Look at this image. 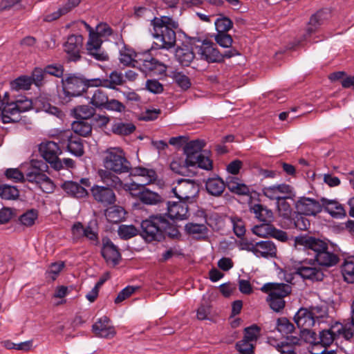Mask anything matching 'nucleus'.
I'll return each mask as SVG.
<instances>
[{"instance_id":"1","label":"nucleus","mask_w":354,"mask_h":354,"mask_svg":"<svg viewBox=\"0 0 354 354\" xmlns=\"http://www.w3.org/2000/svg\"><path fill=\"white\" fill-rule=\"evenodd\" d=\"M296 248L303 247L304 249L313 252L314 261L319 266L330 268L336 266L339 261V256L333 248L320 239L308 235L296 236L294 240Z\"/></svg>"},{"instance_id":"2","label":"nucleus","mask_w":354,"mask_h":354,"mask_svg":"<svg viewBox=\"0 0 354 354\" xmlns=\"http://www.w3.org/2000/svg\"><path fill=\"white\" fill-rule=\"evenodd\" d=\"M140 235L147 242L160 241L165 234L176 237L179 234L177 228L162 215H155L141 223Z\"/></svg>"},{"instance_id":"3","label":"nucleus","mask_w":354,"mask_h":354,"mask_svg":"<svg viewBox=\"0 0 354 354\" xmlns=\"http://www.w3.org/2000/svg\"><path fill=\"white\" fill-rule=\"evenodd\" d=\"M153 29L154 44L158 48L169 49L176 44V37L175 30L178 24L167 16L154 17L151 21Z\"/></svg>"},{"instance_id":"4","label":"nucleus","mask_w":354,"mask_h":354,"mask_svg":"<svg viewBox=\"0 0 354 354\" xmlns=\"http://www.w3.org/2000/svg\"><path fill=\"white\" fill-rule=\"evenodd\" d=\"M97 82L96 78L88 79L81 73L68 74L62 80L63 89L60 97L68 102L71 97L86 93L88 88L97 87Z\"/></svg>"},{"instance_id":"5","label":"nucleus","mask_w":354,"mask_h":354,"mask_svg":"<svg viewBox=\"0 0 354 354\" xmlns=\"http://www.w3.org/2000/svg\"><path fill=\"white\" fill-rule=\"evenodd\" d=\"M39 151L43 158L56 171L75 167V162L71 158H59L62 151L57 143L53 141H45L39 146Z\"/></svg>"},{"instance_id":"6","label":"nucleus","mask_w":354,"mask_h":354,"mask_svg":"<svg viewBox=\"0 0 354 354\" xmlns=\"http://www.w3.org/2000/svg\"><path fill=\"white\" fill-rule=\"evenodd\" d=\"M261 290L268 294L267 301L270 308L275 312H279L284 308V298L290 294L292 288L283 283H267L261 288Z\"/></svg>"},{"instance_id":"7","label":"nucleus","mask_w":354,"mask_h":354,"mask_svg":"<svg viewBox=\"0 0 354 354\" xmlns=\"http://www.w3.org/2000/svg\"><path fill=\"white\" fill-rule=\"evenodd\" d=\"M103 164L105 169L120 174L129 172L131 169L124 151L120 147H111L104 153Z\"/></svg>"},{"instance_id":"8","label":"nucleus","mask_w":354,"mask_h":354,"mask_svg":"<svg viewBox=\"0 0 354 354\" xmlns=\"http://www.w3.org/2000/svg\"><path fill=\"white\" fill-rule=\"evenodd\" d=\"M197 53L201 59L208 63L221 62L224 57L230 58L238 55L235 49H230L222 54L219 52L216 44L212 41L204 40L200 46H197Z\"/></svg>"},{"instance_id":"9","label":"nucleus","mask_w":354,"mask_h":354,"mask_svg":"<svg viewBox=\"0 0 354 354\" xmlns=\"http://www.w3.org/2000/svg\"><path fill=\"white\" fill-rule=\"evenodd\" d=\"M89 103L94 108L100 110L106 109L121 113L125 109V106L122 102L115 99H109L107 93L100 88L94 91Z\"/></svg>"},{"instance_id":"10","label":"nucleus","mask_w":354,"mask_h":354,"mask_svg":"<svg viewBox=\"0 0 354 354\" xmlns=\"http://www.w3.org/2000/svg\"><path fill=\"white\" fill-rule=\"evenodd\" d=\"M172 192L179 200L192 203L199 192V187L194 180L180 179L172 188Z\"/></svg>"},{"instance_id":"11","label":"nucleus","mask_w":354,"mask_h":354,"mask_svg":"<svg viewBox=\"0 0 354 354\" xmlns=\"http://www.w3.org/2000/svg\"><path fill=\"white\" fill-rule=\"evenodd\" d=\"M295 274L304 279L312 281H321L324 279V274L322 270L317 266L314 259H305L301 261L295 268Z\"/></svg>"},{"instance_id":"12","label":"nucleus","mask_w":354,"mask_h":354,"mask_svg":"<svg viewBox=\"0 0 354 354\" xmlns=\"http://www.w3.org/2000/svg\"><path fill=\"white\" fill-rule=\"evenodd\" d=\"M143 57L136 60V64L141 71L153 75H163L166 73L167 66L156 58L151 57L147 53L142 54Z\"/></svg>"},{"instance_id":"13","label":"nucleus","mask_w":354,"mask_h":354,"mask_svg":"<svg viewBox=\"0 0 354 354\" xmlns=\"http://www.w3.org/2000/svg\"><path fill=\"white\" fill-rule=\"evenodd\" d=\"M126 189L129 190L132 194L138 195L139 199L145 204L155 205L161 201V196L154 192L146 189L143 185L137 183L126 184Z\"/></svg>"},{"instance_id":"14","label":"nucleus","mask_w":354,"mask_h":354,"mask_svg":"<svg viewBox=\"0 0 354 354\" xmlns=\"http://www.w3.org/2000/svg\"><path fill=\"white\" fill-rule=\"evenodd\" d=\"M263 194L270 200L290 198L293 195L292 187L288 184L281 183L262 188Z\"/></svg>"},{"instance_id":"15","label":"nucleus","mask_w":354,"mask_h":354,"mask_svg":"<svg viewBox=\"0 0 354 354\" xmlns=\"http://www.w3.org/2000/svg\"><path fill=\"white\" fill-rule=\"evenodd\" d=\"M112 33L113 30L107 24H100L96 27V31L94 33V35H97V40L100 42L99 47H96L97 49L93 50L92 53H89V55L97 61H107L109 59V55L102 49V37H107L111 35Z\"/></svg>"},{"instance_id":"16","label":"nucleus","mask_w":354,"mask_h":354,"mask_svg":"<svg viewBox=\"0 0 354 354\" xmlns=\"http://www.w3.org/2000/svg\"><path fill=\"white\" fill-rule=\"evenodd\" d=\"M295 208L299 213L306 216H315L322 211L321 201L304 196L297 201Z\"/></svg>"},{"instance_id":"17","label":"nucleus","mask_w":354,"mask_h":354,"mask_svg":"<svg viewBox=\"0 0 354 354\" xmlns=\"http://www.w3.org/2000/svg\"><path fill=\"white\" fill-rule=\"evenodd\" d=\"M84 38L81 35H71L64 44V50L68 55L70 61L77 62L80 57V50L83 46Z\"/></svg>"},{"instance_id":"18","label":"nucleus","mask_w":354,"mask_h":354,"mask_svg":"<svg viewBox=\"0 0 354 354\" xmlns=\"http://www.w3.org/2000/svg\"><path fill=\"white\" fill-rule=\"evenodd\" d=\"M91 191L93 198L104 206L113 205L116 201V196L110 187L95 185Z\"/></svg>"},{"instance_id":"19","label":"nucleus","mask_w":354,"mask_h":354,"mask_svg":"<svg viewBox=\"0 0 354 354\" xmlns=\"http://www.w3.org/2000/svg\"><path fill=\"white\" fill-rule=\"evenodd\" d=\"M187 202L180 201L178 202H167V215L172 220H185L189 216V207Z\"/></svg>"},{"instance_id":"20","label":"nucleus","mask_w":354,"mask_h":354,"mask_svg":"<svg viewBox=\"0 0 354 354\" xmlns=\"http://www.w3.org/2000/svg\"><path fill=\"white\" fill-rule=\"evenodd\" d=\"M316 318L313 311L301 308L295 314L294 321L301 330L307 331L315 325Z\"/></svg>"},{"instance_id":"21","label":"nucleus","mask_w":354,"mask_h":354,"mask_svg":"<svg viewBox=\"0 0 354 354\" xmlns=\"http://www.w3.org/2000/svg\"><path fill=\"white\" fill-rule=\"evenodd\" d=\"M102 255L108 263L117 265L121 258L118 248L109 238L102 239Z\"/></svg>"},{"instance_id":"22","label":"nucleus","mask_w":354,"mask_h":354,"mask_svg":"<svg viewBox=\"0 0 354 354\" xmlns=\"http://www.w3.org/2000/svg\"><path fill=\"white\" fill-rule=\"evenodd\" d=\"M0 116L3 123H15L21 120V115L17 106L13 101L10 102H4L3 105L0 106Z\"/></svg>"},{"instance_id":"23","label":"nucleus","mask_w":354,"mask_h":354,"mask_svg":"<svg viewBox=\"0 0 354 354\" xmlns=\"http://www.w3.org/2000/svg\"><path fill=\"white\" fill-rule=\"evenodd\" d=\"M71 233L72 239L75 242H77L84 237L91 241L97 240V234L89 226L84 227L80 222H76L73 225Z\"/></svg>"},{"instance_id":"24","label":"nucleus","mask_w":354,"mask_h":354,"mask_svg":"<svg viewBox=\"0 0 354 354\" xmlns=\"http://www.w3.org/2000/svg\"><path fill=\"white\" fill-rule=\"evenodd\" d=\"M321 205H322V209H324L333 218H340L346 216L343 205L336 200L322 198Z\"/></svg>"},{"instance_id":"25","label":"nucleus","mask_w":354,"mask_h":354,"mask_svg":"<svg viewBox=\"0 0 354 354\" xmlns=\"http://www.w3.org/2000/svg\"><path fill=\"white\" fill-rule=\"evenodd\" d=\"M205 145V140L199 139L187 142L184 147V151L186 154L187 162L196 161V157L203 153L201 151Z\"/></svg>"},{"instance_id":"26","label":"nucleus","mask_w":354,"mask_h":354,"mask_svg":"<svg viewBox=\"0 0 354 354\" xmlns=\"http://www.w3.org/2000/svg\"><path fill=\"white\" fill-rule=\"evenodd\" d=\"M256 252L257 257L272 258L277 256V247L271 241H261L255 243Z\"/></svg>"},{"instance_id":"27","label":"nucleus","mask_w":354,"mask_h":354,"mask_svg":"<svg viewBox=\"0 0 354 354\" xmlns=\"http://www.w3.org/2000/svg\"><path fill=\"white\" fill-rule=\"evenodd\" d=\"M96 80L98 82L96 83L97 87L102 86L111 89H115L117 86L122 85L125 82L123 74L117 71L111 72L109 79L97 77Z\"/></svg>"},{"instance_id":"28","label":"nucleus","mask_w":354,"mask_h":354,"mask_svg":"<svg viewBox=\"0 0 354 354\" xmlns=\"http://www.w3.org/2000/svg\"><path fill=\"white\" fill-rule=\"evenodd\" d=\"M226 186L231 192L238 195L248 196L250 194L249 187L234 176H229L226 178Z\"/></svg>"},{"instance_id":"29","label":"nucleus","mask_w":354,"mask_h":354,"mask_svg":"<svg viewBox=\"0 0 354 354\" xmlns=\"http://www.w3.org/2000/svg\"><path fill=\"white\" fill-rule=\"evenodd\" d=\"M304 214L295 212L292 216L288 221V223L281 225L282 227L286 228H296L299 230H306L310 227V221L306 218Z\"/></svg>"},{"instance_id":"30","label":"nucleus","mask_w":354,"mask_h":354,"mask_svg":"<svg viewBox=\"0 0 354 354\" xmlns=\"http://www.w3.org/2000/svg\"><path fill=\"white\" fill-rule=\"evenodd\" d=\"M226 187V183L218 176L209 178L205 183L207 192L214 196H221Z\"/></svg>"},{"instance_id":"31","label":"nucleus","mask_w":354,"mask_h":354,"mask_svg":"<svg viewBox=\"0 0 354 354\" xmlns=\"http://www.w3.org/2000/svg\"><path fill=\"white\" fill-rule=\"evenodd\" d=\"M143 57L142 54L136 53L132 48H128L124 46L120 50V62L124 66H131L133 67H136V60L138 58Z\"/></svg>"},{"instance_id":"32","label":"nucleus","mask_w":354,"mask_h":354,"mask_svg":"<svg viewBox=\"0 0 354 354\" xmlns=\"http://www.w3.org/2000/svg\"><path fill=\"white\" fill-rule=\"evenodd\" d=\"M112 171L105 169H99L98 176L101 180L108 187L118 188L122 187V182L120 178L112 173Z\"/></svg>"},{"instance_id":"33","label":"nucleus","mask_w":354,"mask_h":354,"mask_svg":"<svg viewBox=\"0 0 354 354\" xmlns=\"http://www.w3.org/2000/svg\"><path fill=\"white\" fill-rule=\"evenodd\" d=\"M250 212L255 215V217L262 223L272 222L274 215L270 209L261 204H254L250 207Z\"/></svg>"},{"instance_id":"34","label":"nucleus","mask_w":354,"mask_h":354,"mask_svg":"<svg viewBox=\"0 0 354 354\" xmlns=\"http://www.w3.org/2000/svg\"><path fill=\"white\" fill-rule=\"evenodd\" d=\"M63 189L75 198H84L88 195L85 187L73 181H66L62 185Z\"/></svg>"},{"instance_id":"35","label":"nucleus","mask_w":354,"mask_h":354,"mask_svg":"<svg viewBox=\"0 0 354 354\" xmlns=\"http://www.w3.org/2000/svg\"><path fill=\"white\" fill-rule=\"evenodd\" d=\"M67 138V150L75 156H82L84 154V145L82 140L78 136H66Z\"/></svg>"},{"instance_id":"36","label":"nucleus","mask_w":354,"mask_h":354,"mask_svg":"<svg viewBox=\"0 0 354 354\" xmlns=\"http://www.w3.org/2000/svg\"><path fill=\"white\" fill-rule=\"evenodd\" d=\"M93 331L97 337L107 339L112 338L115 335V328L102 323V319L93 325Z\"/></svg>"},{"instance_id":"37","label":"nucleus","mask_w":354,"mask_h":354,"mask_svg":"<svg viewBox=\"0 0 354 354\" xmlns=\"http://www.w3.org/2000/svg\"><path fill=\"white\" fill-rule=\"evenodd\" d=\"M126 211L120 206L114 205L105 210L104 215L109 223H118L125 216Z\"/></svg>"},{"instance_id":"38","label":"nucleus","mask_w":354,"mask_h":354,"mask_svg":"<svg viewBox=\"0 0 354 354\" xmlns=\"http://www.w3.org/2000/svg\"><path fill=\"white\" fill-rule=\"evenodd\" d=\"M189 166L190 165H188L187 161V158L184 160L182 158L176 157L174 158L170 163L171 170L177 174L182 176L189 175Z\"/></svg>"},{"instance_id":"39","label":"nucleus","mask_w":354,"mask_h":354,"mask_svg":"<svg viewBox=\"0 0 354 354\" xmlns=\"http://www.w3.org/2000/svg\"><path fill=\"white\" fill-rule=\"evenodd\" d=\"M136 130V126L131 122H115L112 124L111 131L119 136H128Z\"/></svg>"},{"instance_id":"40","label":"nucleus","mask_w":354,"mask_h":354,"mask_svg":"<svg viewBox=\"0 0 354 354\" xmlns=\"http://www.w3.org/2000/svg\"><path fill=\"white\" fill-rule=\"evenodd\" d=\"M342 273L344 280L348 283L354 282V257H349L344 260L342 266Z\"/></svg>"},{"instance_id":"41","label":"nucleus","mask_w":354,"mask_h":354,"mask_svg":"<svg viewBox=\"0 0 354 354\" xmlns=\"http://www.w3.org/2000/svg\"><path fill=\"white\" fill-rule=\"evenodd\" d=\"M335 331L338 336H342L345 339L350 340L354 335V325L350 322L342 324L337 323L333 326Z\"/></svg>"},{"instance_id":"42","label":"nucleus","mask_w":354,"mask_h":354,"mask_svg":"<svg viewBox=\"0 0 354 354\" xmlns=\"http://www.w3.org/2000/svg\"><path fill=\"white\" fill-rule=\"evenodd\" d=\"M176 57L183 66H188L194 58V53L189 48H178L176 52Z\"/></svg>"},{"instance_id":"43","label":"nucleus","mask_w":354,"mask_h":354,"mask_svg":"<svg viewBox=\"0 0 354 354\" xmlns=\"http://www.w3.org/2000/svg\"><path fill=\"white\" fill-rule=\"evenodd\" d=\"M299 341V338L292 337L290 342H281V344H277L274 348L280 354H296L295 345L298 344Z\"/></svg>"},{"instance_id":"44","label":"nucleus","mask_w":354,"mask_h":354,"mask_svg":"<svg viewBox=\"0 0 354 354\" xmlns=\"http://www.w3.org/2000/svg\"><path fill=\"white\" fill-rule=\"evenodd\" d=\"M19 196V191L15 186L3 184L0 185V197L4 200H16Z\"/></svg>"},{"instance_id":"45","label":"nucleus","mask_w":354,"mask_h":354,"mask_svg":"<svg viewBox=\"0 0 354 354\" xmlns=\"http://www.w3.org/2000/svg\"><path fill=\"white\" fill-rule=\"evenodd\" d=\"M82 23L89 32V38L86 42V50L89 55V53H92L93 50L97 49L96 47H99L100 42L97 40V35H94L95 31L93 28L84 21H82Z\"/></svg>"},{"instance_id":"46","label":"nucleus","mask_w":354,"mask_h":354,"mask_svg":"<svg viewBox=\"0 0 354 354\" xmlns=\"http://www.w3.org/2000/svg\"><path fill=\"white\" fill-rule=\"evenodd\" d=\"M73 112L77 119L86 120L94 115L95 109L88 105H80L74 108Z\"/></svg>"},{"instance_id":"47","label":"nucleus","mask_w":354,"mask_h":354,"mask_svg":"<svg viewBox=\"0 0 354 354\" xmlns=\"http://www.w3.org/2000/svg\"><path fill=\"white\" fill-rule=\"evenodd\" d=\"M207 152L198 155L196 157V161L189 162L188 165L191 166L198 165V167L207 171H210L213 168L212 160L206 155Z\"/></svg>"},{"instance_id":"48","label":"nucleus","mask_w":354,"mask_h":354,"mask_svg":"<svg viewBox=\"0 0 354 354\" xmlns=\"http://www.w3.org/2000/svg\"><path fill=\"white\" fill-rule=\"evenodd\" d=\"M72 129L75 133L84 137L92 131L91 124L83 120L74 122L72 124Z\"/></svg>"},{"instance_id":"49","label":"nucleus","mask_w":354,"mask_h":354,"mask_svg":"<svg viewBox=\"0 0 354 354\" xmlns=\"http://www.w3.org/2000/svg\"><path fill=\"white\" fill-rule=\"evenodd\" d=\"M30 76L21 75L11 82V88L14 90H29L32 85Z\"/></svg>"},{"instance_id":"50","label":"nucleus","mask_w":354,"mask_h":354,"mask_svg":"<svg viewBox=\"0 0 354 354\" xmlns=\"http://www.w3.org/2000/svg\"><path fill=\"white\" fill-rule=\"evenodd\" d=\"M131 175L145 177L147 184L153 183L157 179V174L153 169L140 167L135 168Z\"/></svg>"},{"instance_id":"51","label":"nucleus","mask_w":354,"mask_h":354,"mask_svg":"<svg viewBox=\"0 0 354 354\" xmlns=\"http://www.w3.org/2000/svg\"><path fill=\"white\" fill-rule=\"evenodd\" d=\"M335 329L333 328V326L331 328L328 330H323L319 333V343L322 346L324 347L329 346L335 340L337 335V332L335 331Z\"/></svg>"},{"instance_id":"52","label":"nucleus","mask_w":354,"mask_h":354,"mask_svg":"<svg viewBox=\"0 0 354 354\" xmlns=\"http://www.w3.org/2000/svg\"><path fill=\"white\" fill-rule=\"evenodd\" d=\"M271 223L272 222H264L260 225H256L252 227V231L258 236L268 237L270 236L274 227Z\"/></svg>"},{"instance_id":"53","label":"nucleus","mask_w":354,"mask_h":354,"mask_svg":"<svg viewBox=\"0 0 354 354\" xmlns=\"http://www.w3.org/2000/svg\"><path fill=\"white\" fill-rule=\"evenodd\" d=\"M139 230L133 225H120L118 233L120 238L129 239L138 234Z\"/></svg>"},{"instance_id":"54","label":"nucleus","mask_w":354,"mask_h":354,"mask_svg":"<svg viewBox=\"0 0 354 354\" xmlns=\"http://www.w3.org/2000/svg\"><path fill=\"white\" fill-rule=\"evenodd\" d=\"M277 329L283 335L292 333L295 326L286 317H280L277 321Z\"/></svg>"},{"instance_id":"55","label":"nucleus","mask_w":354,"mask_h":354,"mask_svg":"<svg viewBox=\"0 0 354 354\" xmlns=\"http://www.w3.org/2000/svg\"><path fill=\"white\" fill-rule=\"evenodd\" d=\"M46 75V73L44 68H35L30 76L32 84H34L37 87L43 86L45 84Z\"/></svg>"},{"instance_id":"56","label":"nucleus","mask_w":354,"mask_h":354,"mask_svg":"<svg viewBox=\"0 0 354 354\" xmlns=\"http://www.w3.org/2000/svg\"><path fill=\"white\" fill-rule=\"evenodd\" d=\"M322 13L319 11L313 15L310 18L308 26L306 29L307 33L311 35L315 32L322 24Z\"/></svg>"},{"instance_id":"57","label":"nucleus","mask_w":354,"mask_h":354,"mask_svg":"<svg viewBox=\"0 0 354 354\" xmlns=\"http://www.w3.org/2000/svg\"><path fill=\"white\" fill-rule=\"evenodd\" d=\"M279 214L284 219L288 221L292 216V208L286 199H281L277 201Z\"/></svg>"},{"instance_id":"58","label":"nucleus","mask_w":354,"mask_h":354,"mask_svg":"<svg viewBox=\"0 0 354 354\" xmlns=\"http://www.w3.org/2000/svg\"><path fill=\"white\" fill-rule=\"evenodd\" d=\"M37 211L32 209L23 214L19 217V221L23 225L30 227L35 223V220L37 218Z\"/></svg>"},{"instance_id":"59","label":"nucleus","mask_w":354,"mask_h":354,"mask_svg":"<svg viewBox=\"0 0 354 354\" xmlns=\"http://www.w3.org/2000/svg\"><path fill=\"white\" fill-rule=\"evenodd\" d=\"M230 220L233 226L234 232L236 236L239 238L243 236L246 231L244 221L237 216H232Z\"/></svg>"},{"instance_id":"60","label":"nucleus","mask_w":354,"mask_h":354,"mask_svg":"<svg viewBox=\"0 0 354 354\" xmlns=\"http://www.w3.org/2000/svg\"><path fill=\"white\" fill-rule=\"evenodd\" d=\"M215 26L218 32L217 33L227 32L232 28L233 23L228 17H223L216 20Z\"/></svg>"},{"instance_id":"61","label":"nucleus","mask_w":354,"mask_h":354,"mask_svg":"<svg viewBox=\"0 0 354 354\" xmlns=\"http://www.w3.org/2000/svg\"><path fill=\"white\" fill-rule=\"evenodd\" d=\"M260 328L257 325H252L245 328L243 338L255 344L260 335Z\"/></svg>"},{"instance_id":"62","label":"nucleus","mask_w":354,"mask_h":354,"mask_svg":"<svg viewBox=\"0 0 354 354\" xmlns=\"http://www.w3.org/2000/svg\"><path fill=\"white\" fill-rule=\"evenodd\" d=\"M254 343L243 338L236 344V348L240 353L252 354L254 348Z\"/></svg>"},{"instance_id":"63","label":"nucleus","mask_w":354,"mask_h":354,"mask_svg":"<svg viewBox=\"0 0 354 354\" xmlns=\"http://www.w3.org/2000/svg\"><path fill=\"white\" fill-rule=\"evenodd\" d=\"M162 111L159 109H147L140 113L138 119L146 122L154 121L158 119Z\"/></svg>"},{"instance_id":"64","label":"nucleus","mask_w":354,"mask_h":354,"mask_svg":"<svg viewBox=\"0 0 354 354\" xmlns=\"http://www.w3.org/2000/svg\"><path fill=\"white\" fill-rule=\"evenodd\" d=\"M173 79L175 82L183 89H187L191 86L189 77L181 72H174Z\"/></svg>"}]
</instances>
